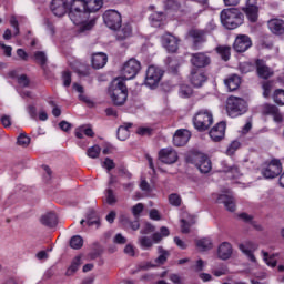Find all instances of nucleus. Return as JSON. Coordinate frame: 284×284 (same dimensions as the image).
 I'll return each mask as SVG.
<instances>
[{"label": "nucleus", "instance_id": "obj_59", "mask_svg": "<svg viewBox=\"0 0 284 284\" xmlns=\"http://www.w3.org/2000/svg\"><path fill=\"white\" fill-rule=\"evenodd\" d=\"M113 243H116L118 245H125V243H128V239H125L123 234L118 233L113 239Z\"/></svg>", "mask_w": 284, "mask_h": 284}, {"label": "nucleus", "instance_id": "obj_29", "mask_svg": "<svg viewBox=\"0 0 284 284\" xmlns=\"http://www.w3.org/2000/svg\"><path fill=\"white\" fill-rule=\"evenodd\" d=\"M40 223L47 227H55L57 223H59V220L55 213H47L41 216Z\"/></svg>", "mask_w": 284, "mask_h": 284}, {"label": "nucleus", "instance_id": "obj_6", "mask_svg": "<svg viewBox=\"0 0 284 284\" xmlns=\"http://www.w3.org/2000/svg\"><path fill=\"white\" fill-rule=\"evenodd\" d=\"M141 71V62L136 59H130L128 62L124 63L122 69V81H130L134 79Z\"/></svg>", "mask_w": 284, "mask_h": 284}, {"label": "nucleus", "instance_id": "obj_9", "mask_svg": "<svg viewBox=\"0 0 284 284\" xmlns=\"http://www.w3.org/2000/svg\"><path fill=\"white\" fill-rule=\"evenodd\" d=\"M193 163L195 168L200 170L201 174H209V172H212V160L204 153L195 154Z\"/></svg>", "mask_w": 284, "mask_h": 284}, {"label": "nucleus", "instance_id": "obj_12", "mask_svg": "<svg viewBox=\"0 0 284 284\" xmlns=\"http://www.w3.org/2000/svg\"><path fill=\"white\" fill-rule=\"evenodd\" d=\"M239 248L245 256H247L248 261L252 263H256V256H254V252L258 250V244L252 241H245L239 245Z\"/></svg>", "mask_w": 284, "mask_h": 284}, {"label": "nucleus", "instance_id": "obj_34", "mask_svg": "<svg viewBox=\"0 0 284 284\" xmlns=\"http://www.w3.org/2000/svg\"><path fill=\"white\" fill-rule=\"evenodd\" d=\"M185 6V0H165L164 8L165 10H181Z\"/></svg>", "mask_w": 284, "mask_h": 284}, {"label": "nucleus", "instance_id": "obj_24", "mask_svg": "<svg viewBox=\"0 0 284 284\" xmlns=\"http://www.w3.org/2000/svg\"><path fill=\"white\" fill-rule=\"evenodd\" d=\"M91 62L95 70H101V68H104L105 63H108V54L103 52L94 53Z\"/></svg>", "mask_w": 284, "mask_h": 284}, {"label": "nucleus", "instance_id": "obj_42", "mask_svg": "<svg viewBox=\"0 0 284 284\" xmlns=\"http://www.w3.org/2000/svg\"><path fill=\"white\" fill-rule=\"evenodd\" d=\"M99 154H101V146H99V145H93V146L89 148L87 151V155L90 159H99Z\"/></svg>", "mask_w": 284, "mask_h": 284}, {"label": "nucleus", "instance_id": "obj_53", "mask_svg": "<svg viewBox=\"0 0 284 284\" xmlns=\"http://www.w3.org/2000/svg\"><path fill=\"white\" fill-rule=\"evenodd\" d=\"M18 83L21 88H28L30 85V79L26 74H21L18 77Z\"/></svg>", "mask_w": 284, "mask_h": 284}, {"label": "nucleus", "instance_id": "obj_38", "mask_svg": "<svg viewBox=\"0 0 284 284\" xmlns=\"http://www.w3.org/2000/svg\"><path fill=\"white\" fill-rule=\"evenodd\" d=\"M138 243L142 250H152V246L154 245L152 239L148 236L139 237Z\"/></svg>", "mask_w": 284, "mask_h": 284}, {"label": "nucleus", "instance_id": "obj_63", "mask_svg": "<svg viewBox=\"0 0 284 284\" xmlns=\"http://www.w3.org/2000/svg\"><path fill=\"white\" fill-rule=\"evenodd\" d=\"M1 123L3 128H10V125H12V119L9 115H3L1 118Z\"/></svg>", "mask_w": 284, "mask_h": 284}, {"label": "nucleus", "instance_id": "obj_7", "mask_svg": "<svg viewBox=\"0 0 284 284\" xmlns=\"http://www.w3.org/2000/svg\"><path fill=\"white\" fill-rule=\"evenodd\" d=\"M163 79V70L159 67L150 65L146 70L145 85L148 88H156Z\"/></svg>", "mask_w": 284, "mask_h": 284}, {"label": "nucleus", "instance_id": "obj_10", "mask_svg": "<svg viewBox=\"0 0 284 284\" xmlns=\"http://www.w3.org/2000/svg\"><path fill=\"white\" fill-rule=\"evenodd\" d=\"M103 21L110 30H119L121 28V13L116 10H108L103 14Z\"/></svg>", "mask_w": 284, "mask_h": 284}, {"label": "nucleus", "instance_id": "obj_11", "mask_svg": "<svg viewBox=\"0 0 284 284\" xmlns=\"http://www.w3.org/2000/svg\"><path fill=\"white\" fill-rule=\"evenodd\" d=\"M159 159L162 163L172 165V163H176V161H179V153H176L172 148L162 149L159 152Z\"/></svg>", "mask_w": 284, "mask_h": 284}, {"label": "nucleus", "instance_id": "obj_40", "mask_svg": "<svg viewBox=\"0 0 284 284\" xmlns=\"http://www.w3.org/2000/svg\"><path fill=\"white\" fill-rule=\"evenodd\" d=\"M70 246L72 250H81L83 247V237L81 235H74L70 240Z\"/></svg>", "mask_w": 284, "mask_h": 284}, {"label": "nucleus", "instance_id": "obj_2", "mask_svg": "<svg viewBox=\"0 0 284 284\" xmlns=\"http://www.w3.org/2000/svg\"><path fill=\"white\" fill-rule=\"evenodd\" d=\"M221 23L226 28V30H236L239 26H243L245 16L240 12L236 8L224 9L220 13Z\"/></svg>", "mask_w": 284, "mask_h": 284}, {"label": "nucleus", "instance_id": "obj_16", "mask_svg": "<svg viewBox=\"0 0 284 284\" xmlns=\"http://www.w3.org/2000/svg\"><path fill=\"white\" fill-rule=\"evenodd\" d=\"M179 38L172 33H165L162 36V45L168 50V52H176L179 50Z\"/></svg>", "mask_w": 284, "mask_h": 284}, {"label": "nucleus", "instance_id": "obj_19", "mask_svg": "<svg viewBox=\"0 0 284 284\" xmlns=\"http://www.w3.org/2000/svg\"><path fill=\"white\" fill-rule=\"evenodd\" d=\"M226 128L227 124H225V122H219L217 124H215L209 133L212 141H214L215 143H219V141H223V139H225Z\"/></svg>", "mask_w": 284, "mask_h": 284}, {"label": "nucleus", "instance_id": "obj_31", "mask_svg": "<svg viewBox=\"0 0 284 284\" xmlns=\"http://www.w3.org/2000/svg\"><path fill=\"white\" fill-rule=\"evenodd\" d=\"M195 244L200 252H207L212 250V247H214V244L212 243V239L210 237H203V239L196 240Z\"/></svg>", "mask_w": 284, "mask_h": 284}, {"label": "nucleus", "instance_id": "obj_43", "mask_svg": "<svg viewBox=\"0 0 284 284\" xmlns=\"http://www.w3.org/2000/svg\"><path fill=\"white\" fill-rule=\"evenodd\" d=\"M182 201L183 200L181 199V195H179L176 193H172L169 195V203H170V205H173L174 207H180Z\"/></svg>", "mask_w": 284, "mask_h": 284}, {"label": "nucleus", "instance_id": "obj_26", "mask_svg": "<svg viewBox=\"0 0 284 284\" xmlns=\"http://www.w3.org/2000/svg\"><path fill=\"white\" fill-rule=\"evenodd\" d=\"M267 26H268V30H271L273 34L284 33V21L281 19H271Z\"/></svg>", "mask_w": 284, "mask_h": 284}, {"label": "nucleus", "instance_id": "obj_23", "mask_svg": "<svg viewBox=\"0 0 284 284\" xmlns=\"http://www.w3.org/2000/svg\"><path fill=\"white\" fill-rule=\"evenodd\" d=\"M216 203H223L224 207H226L229 212H234L236 210V203L234 202V197L232 195H219Z\"/></svg>", "mask_w": 284, "mask_h": 284}, {"label": "nucleus", "instance_id": "obj_61", "mask_svg": "<svg viewBox=\"0 0 284 284\" xmlns=\"http://www.w3.org/2000/svg\"><path fill=\"white\" fill-rule=\"evenodd\" d=\"M154 232V227L150 223H145L144 226L141 227L140 234H152Z\"/></svg>", "mask_w": 284, "mask_h": 284}, {"label": "nucleus", "instance_id": "obj_64", "mask_svg": "<svg viewBox=\"0 0 284 284\" xmlns=\"http://www.w3.org/2000/svg\"><path fill=\"white\" fill-rule=\"evenodd\" d=\"M170 281H172V283L174 284H185V282H183V278H181V276H179L178 274H171Z\"/></svg>", "mask_w": 284, "mask_h": 284}, {"label": "nucleus", "instance_id": "obj_30", "mask_svg": "<svg viewBox=\"0 0 284 284\" xmlns=\"http://www.w3.org/2000/svg\"><path fill=\"white\" fill-rule=\"evenodd\" d=\"M224 83L230 92H234L235 90H239L241 85V77L236 74L230 75L226 80H224Z\"/></svg>", "mask_w": 284, "mask_h": 284}, {"label": "nucleus", "instance_id": "obj_56", "mask_svg": "<svg viewBox=\"0 0 284 284\" xmlns=\"http://www.w3.org/2000/svg\"><path fill=\"white\" fill-rule=\"evenodd\" d=\"M106 203H109V205L116 203V196H114V192L111 189L106 190Z\"/></svg>", "mask_w": 284, "mask_h": 284}, {"label": "nucleus", "instance_id": "obj_50", "mask_svg": "<svg viewBox=\"0 0 284 284\" xmlns=\"http://www.w3.org/2000/svg\"><path fill=\"white\" fill-rule=\"evenodd\" d=\"M102 168H104L105 170H108V172H110V170H114V168H116V164H114V160L106 158L102 162Z\"/></svg>", "mask_w": 284, "mask_h": 284}, {"label": "nucleus", "instance_id": "obj_33", "mask_svg": "<svg viewBox=\"0 0 284 284\" xmlns=\"http://www.w3.org/2000/svg\"><path fill=\"white\" fill-rule=\"evenodd\" d=\"M151 26L153 28H161V23L165 21V13L163 12H153L150 16Z\"/></svg>", "mask_w": 284, "mask_h": 284}, {"label": "nucleus", "instance_id": "obj_14", "mask_svg": "<svg viewBox=\"0 0 284 284\" xmlns=\"http://www.w3.org/2000/svg\"><path fill=\"white\" fill-rule=\"evenodd\" d=\"M191 63L194 68H207L212 63V59L205 52H197L191 55Z\"/></svg>", "mask_w": 284, "mask_h": 284}, {"label": "nucleus", "instance_id": "obj_62", "mask_svg": "<svg viewBox=\"0 0 284 284\" xmlns=\"http://www.w3.org/2000/svg\"><path fill=\"white\" fill-rule=\"evenodd\" d=\"M204 268H205V261L203 260H197L195 265L193 266V270L195 272H203Z\"/></svg>", "mask_w": 284, "mask_h": 284}, {"label": "nucleus", "instance_id": "obj_51", "mask_svg": "<svg viewBox=\"0 0 284 284\" xmlns=\"http://www.w3.org/2000/svg\"><path fill=\"white\" fill-rule=\"evenodd\" d=\"M62 81L64 88H70V84L72 83V74L69 71H64L62 73Z\"/></svg>", "mask_w": 284, "mask_h": 284}, {"label": "nucleus", "instance_id": "obj_3", "mask_svg": "<svg viewBox=\"0 0 284 284\" xmlns=\"http://www.w3.org/2000/svg\"><path fill=\"white\" fill-rule=\"evenodd\" d=\"M109 94L114 105H123L128 101V87L121 78H116L112 81L109 88Z\"/></svg>", "mask_w": 284, "mask_h": 284}, {"label": "nucleus", "instance_id": "obj_60", "mask_svg": "<svg viewBox=\"0 0 284 284\" xmlns=\"http://www.w3.org/2000/svg\"><path fill=\"white\" fill-rule=\"evenodd\" d=\"M212 274L216 277L225 276V274H227V266H221L217 270H213Z\"/></svg>", "mask_w": 284, "mask_h": 284}, {"label": "nucleus", "instance_id": "obj_27", "mask_svg": "<svg viewBox=\"0 0 284 284\" xmlns=\"http://www.w3.org/2000/svg\"><path fill=\"white\" fill-rule=\"evenodd\" d=\"M222 172L226 175V179H239L241 176V171L239 166L227 165L225 162L222 163Z\"/></svg>", "mask_w": 284, "mask_h": 284}, {"label": "nucleus", "instance_id": "obj_28", "mask_svg": "<svg viewBox=\"0 0 284 284\" xmlns=\"http://www.w3.org/2000/svg\"><path fill=\"white\" fill-rule=\"evenodd\" d=\"M256 68H257V74L261 77V79H270L274 72L270 67L265 65V62L263 60L256 61Z\"/></svg>", "mask_w": 284, "mask_h": 284}, {"label": "nucleus", "instance_id": "obj_47", "mask_svg": "<svg viewBox=\"0 0 284 284\" xmlns=\"http://www.w3.org/2000/svg\"><path fill=\"white\" fill-rule=\"evenodd\" d=\"M239 148H241V142L239 141H233L229 148L226 149V154L227 156H232L234 155V153L236 152V150H239Z\"/></svg>", "mask_w": 284, "mask_h": 284}, {"label": "nucleus", "instance_id": "obj_41", "mask_svg": "<svg viewBox=\"0 0 284 284\" xmlns=\"http://www.w3.org/2000/svg\"><path fill=\"white\" fill-rule=\"evenodd\" d=\"M273 100L277 105H284V90L277 89L273 94Z\"/></svg>", "mask_w": 284, "mask_h": 284}, {"label": "nucleus", "instance_id": "obj_44", "mask_svg": "<svg viewBox=\"0 0 284 284\" xmlns=\"http://www.w3.org/2000/svg\"><path fill=\"white\" fill-rule=\"evenodd\" d=\"M34 59H36L37 63H39L40 65H45V63H48V57L45 55V52H43V51H37L34 53Z\"/></svg>", "mask_w": 284, "mask_h": 284}, {"label": "nucleus", "instance_id": "obj_1", "mask_svg": "<svg viewBox=\"0 0 284 284\" xmlns=\"http://www.w3.org/2000/svg\"><path fill=\"white\" fill-rule=\"evenodd\" d=\"M83 6H85L83 0H72L69 11V18L72 23H74V26H82L81 32H85V30H92V28H94V20L88 22L90 14Z\"/></svg>", "mask_w": 284, "mask_h": 284}, {"label": "nucleus", "instance_id": "obj_8", "mask_svg": "<svg viewBox=\"0 0 284 284\" xmlns=\"http://www.w3.org/2000/svg\"><path fill=\"white\" fill-rule=\"evenodd\" d=\"M282 172L283 164H281V160H272L262 169V175L264 179H276V176H278V174Z\"/></svg>", "mask_w": 284, "mask_h": 284}, {"label": "nucleus", "instance_id": "obj_13", "mask_svg": "<svg viewBox=\"0 0 284 284\" xmlns=\"http://www.w3.org/2000/svg\"><path fill=\"white\" fill-rule=\"evenodd\" d=\"M252 48V39L248 36L240 34L236 37L233 49L235 52H247Z\"/></svg>", "mask_w": 284, "mask_h": 284}, {"label": "nucleus", "instance_id": "obj_32", "mask_svg": "<svg viewBox=\"0 0 284 284\" xmlns=\"http://www.w3.org/2000/svg\"><path fill=\"white\" fill-rule=\"evenodd\" d=\"M83 262L81 261V255L75 256L72 262L71 265L68 267L67 270V276H73V274H77V272L79 271V267H81V264Z\"/></svg>", "mask_w": 284, "mask_h": 284}, {"label": "nucleus", "instance_id": "obj_18", "mask_svg": "<svg viewBox=\"0 0 284 284\" xmlns=\"http://www.w3.org/2000/svg\"><path fill=\"white\" fill-rule=\"evenodd\" d=\"M189 79H190V83L194 88H202L205 81H207V75H205V72L199 69H192Z\"/></svg>", "mask_w": 284, "mask_h": 284}, {"label": "nucleus", "instance_id": "obj_37", "mask_svg": "<svg viewBox=\"0 0 284 284\" xmlns=\"http://www.w3.org/2000/svg\"><path fill=\"white\" fill-rule=\"evenodd\" d=\"M189 34L194 40V43H204L205 41V31L203 30H191Z\"/></svg>", "mask_w": 284, "mask_h": 284}, {"label": "nucleus", "instance_id": "obj_45", "mask_svg": "<svg viewBox=\"0 0 284 284\" xmlns=\"http://www.w3.org/2000/svg\"><path fill=\"white\" fill-rule=\"evenodd\" d=\"M216 50L220 53L223 61H230V47H217Z\"/></svg>", "mask_w": 284, "mask_h": 284}, {"label": "nucleus", "instance_id": "obj_55", "mask_svg": "<svg viewBox=\"0 0 284 284\" xmlns=\"http://www.w3.org/2000/svg\"><path fill=\"white\" fill-rule=\"evenodd\" d=\"M140 136H150L152 134V129L148 126H140L136 131Z\"/></svg>", "mask_w": 284, "mask_h": 284}, {"label": "nucleus", "instance_id": "obj_35", "mask_svg": "<svg viewBox=\"0 0 284 284\" xmlns=\"http://www.w3.org/2000/svg\"><path fill=\"white\" fill-rule=\"evenodd\" d=\"M158 253H159V256L155 260L156 265H165L170 256V251H166L165 248H163V246H159Z\"/></svg>", "mask_w": 284, "mask_h": 284}, {"label": "nucleus", "instance_id": "obj_52", "mask_svg": "<svg viewBox=\"0 0 284 284\" xmlns=\"http://www.w3.org/2000/svg\"><path fill=\"white\" fill-rule=\"evenodd\" d=\"M144 207L145 206L143 205V203H138L136 205H134L132 207L133 216H135V219H139L141 216V212H143Z\"/></svg>", "mask_w": 284, "mask_h": 284}, {"label": "nucleus", "instance_id": "obj_48", "mask_svg": "<svg viewBox=\"0 0 284 284\" xmlns=\"http://www.w3.org/2000/svg\"><path fill=\"white\" fill-rule=\"evenodd\" d=\"M263 112L265 114L273 116L276 112H278V106L274 104H264Z\"/></svg>", "mask_w": 284, "mask_h": 284}, {"label": "nucleus", "instance_id": "obj_4", "mask_svg": "<svg viewBox=\"0 0 284 284\" xmlns=\"http://www.w3.org/2000/svg\"><path fill=\"white\" fill-rule=\"evenodd\" d=\"M226 112L232 119L242 116L247 112V101L243 98L231 95L226 100Z\"/></svg>", "mask_w": 284, "mask_h": 284}, {"label": "nucleus", "instance_id": "obj_57", "mask_svg": "<svg viewBox=\"0 0 284 284\" xmlns=\"http://www.w3.org/2000/svg\"><path fill=\"white\" fill-rule=\"evenodd\" d=\"M10 26L14 29V37H17L19 34V20L17 16L10 18Z\"/></svg>", "mask_w": 284, "mask_h": 284}, {"label": "nucleus", "instance_id": "obj_39", "mask_svg": "<svg viewBox=\"0 0 284 284\" xmlns=\"http://www.w3.org/2000/svg\"><path fill=\"white\" fill-rule=\"evenodd\" d=\"M262 256L268 267H276V255H270V253L262 251Z\"/></svg>", "mask_w": 284, "mask_h": 284}, {"label": "nucleus", "instance_id": "obj_36", "mask_svg": "<svg viewBox=\"0 0 284 284\" xmlns=\"http://www.w3.org/2000/svg\"><path fill=\"white\" fill-rule=\"evenodd\" d=\"M130 128H132L131 123H129L126 125H122L118 129L119 141H126V139L130 138Z\"/></svg>", "mask_w": 284, "mask_h": 284}, {"label": "nucleus", "instance_id": "obj_25", "mask_svg": "<svg viewBox=\"0 0 284 284\" xmlns=\"http://www.w3.org/2000/svg\"><path fill=\"white\" fill-rule=\"evenodd\" d=\"M83 8L89 14L90 12H99L103 8V0H83Z\"/></svg>", "mask_w": 284, "mask_h": 284}, {"label": "nucleus", "instance_id": "obj_22", "mask_svg": "<svg viewBox=\"0 0 284 284\" xmlns=\"http://www.w3.org/2000/svg\"><path fill=\"white\" fill-rule=\"evenodd\" d=\"M130 37H132V24H120V28H118L115 32L116 41H125L126 39H130Z\"/></svg>", "mask_w": 284, "mask_h": 284}, {"label": "nucleus", "instance_id": "obj_17", "mask_svg": "<svg viewBox=\"0 0 284 284\" xmlns=\"http://www.w3.org/2000/svg\"><path fill=\"white\" fill-rule=\"evenodd\" d=\"M192 133H190L186 129H180L173 135V145L176 148H183V145H187V141H190Z\"/></svg>", "mask_w": 284, "mask_h": 284}, {"label": "nucleus", "instance_id": "obj_15", "mask_svg": "<svg viewBox=\"0 0 284 284\" xmlns=\"http://www.w3.org/2000/svg\"><path fill=\"white\" fill-rule=\"evenodd\" d=\"M243 12L251 23H256L258 21V6L256 4V0H247L246 7L243 8Z\"/></svg>", "mask_w": 284, "mask_h": 284}, {"label": "nucleus", "instance_id": "obj_49", "mask_svg": "<svg viewBox=\"0 0 284 284\" xmlns=\"http://www.w3.org/2000/svg\"><path fill=\"white\" fill-rule=\"evenodd\" d=\"M73 89L75 92H79V99L80 101H84V103H88L90 101V99H88V97L83 95V87L80 84H73Z\"/></svg>", "mask_w": 284, "mask_h": 284}, {"label": "nucleus", "instance_id": "obj_5", "mask_svg": "<svg viewBox=\"0 0 284 284\" xmlns=\"http://www.w3.org/2000/svg\"><path fill=\"white\" fill-rule=\"evenodd\" d=\"M212 123H214V115L212 114V111L207 109L197 111L193 116V125L199 132H205V130H210Z\"/></svg>", "mask_w": 284, "mask_h": 284}, {"label": "nucleus", "instance_id": "obj_54", "mask_svg": "<svg viewBox=\"0 0 284 284\" xmlns=\"http://www.w3.org/2000/svg\"><path fill=\"white\" fill-rule=\"evenodd\" d=\"M240 70L244 74H247V72H252V70H254V64H252L251 62H244L240 64Z\"/></svg>", "mask_w": 284, "mask_h": 284}, {"label": "nucleus", "instance_id": "obj_58", "mask_svg": "<svg viewBox=\"0 0 284 284\" xmlns=\"http://www.w3.org/2000/svg\"><path fill=\"white\" fill-rule=\"evenodd\" d=\"M262 88H263V97L267 99V97H270L272 92V82H264Z\"/></svg>", "mask_w": 284, "mask_h": 284}, {"label": "nucleus", "instance_id": "obj_20", "mask_svg": "<svg viewBox=\"0 0 284 284\" xmlns=\"http://www.w3.org/2000/svg\"><path fill=\"white\" fill-rule=\"evenodd\" d=\"M51 11L55 17H63L68 12V1L67 0H52Z\"/></svg>", "mask_w": 284, "mask_h": 284}, {"label": "nucleus", "instance_id": "obj_46", "mask_svg": "<svg viewBox=\"0 0 284 284\" xmlns=\"http://www.w3.org/2000/svg\"><path fill=\"white\" fill-rule=\"evenodd\" d=\"M18 145L21 148H28L30 145V138L24 133H21L17 140Z\"/></svg>", "mask_w": 284, "mask_h": 284}, {"label": "nucleus", "instance_id": "obj_21", "mask_svg": "<svg viewBox=\"0 0 284 284\" xmlns=\"http://www.w3.org/2000/svg\"><path fill=\"white\" fill-rule=\"evenodd\" d=\"M233 252L232 244L223 242L217 248V257L221 258V261H229V258H232Z\"/></svg>", "mask_w": 284, "mask_h": 284}]
</instances>
